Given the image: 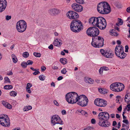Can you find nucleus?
<instances>
[{
	"label": "nucleus",
	"instance_id": "obj_10",
	"mask_svg": "<svg viewBox=\"0 0 130 130\" xmlns=\"http://www.w3.org/2000/svg\"><path fill=\"white\" fill-rule=\"evenodd\" d=\"M97 27L101 29H103L106 26V23L105 19L102 17H98Z\"/></svg>",
	"mask_w": 130,
	"mask_h": 130
},
{
	"label": "nucleus",
	"instance_id": "obj_4",
	"mask_svg": "<svg viewBox=\"0 0 130 130\" xmlns=\"http://www.w3.org/2000/svg\"><path fill=\"white\" fill-rule=\"evenodd\" d=\"M77 94L74 92H69L66 96L67 101L69 103L74 104L77 102V100L78 97Z\"/></svg>",
	"mask_w": 130,
	"mask_h": 130
},
{
	"label": "nucleus",
	"instance_id": "obj_54",
	"mask_svg": "<svg viewBox=\"0 0 130 130\" xmlns=\"http://www.w3.org/2000/svg\"><path fill=\"white\" fill-rule=\"evenodd\" d=\"M96 121L94 119H92L91 120V123L93 124H95V123Z\"/></svg>",
	"mask_w": 130,
	"mask_h": 130
},
{
	"label": "nucleus",
	"instance_id": "obj_9",
	"mask_svg": "<svg viewBox=\"0 0 130 130\" xmlns=\"http://www.w3.org/2000/svg\"><path fill=\"white\" fill-rule=\"evenodd\" d=\"M0 123L2 126L8 127L10 125L9 119L7 115H3L0 117Z\"/></svg>",
	"mask_w": 130,
	"mask_h": 130
},
{
	"label": "nucleus",
	"instance_id": "obj_35",
	"mask_svg": "<svg viewBox=\"0 0 130 130\" xmlns=\"http://www.w3.org/2000/svg\"><path fill=\"white\" fill-rule=\"evenodd\" d=\"M23 56L24 57L27 58L29 56V54L28 52H25L23 54Z\"/></svg>",
	"mask_w": 130,
	"mask_h": 130
},
{
	"label": "nucleus",
	"instance_id": "obj_55",
	"mask_svg": "<svg viewBox=\"0 0 130 130\" xmlns=\"http://www.w3.org/2000/svg\"><path fill=\"white\" fill-rule=\"evenodd\" d=\"M40 73V72L39 71H35V72H34L33 73V74L34 75H36L38 74H39Z\"/></svg>",
	"mask_w": 130,
	"mask_h": 130
},
{
	"label": "nucleus",
	"instance_id": "obj_49",
	"mask_svg": "<svg viewBox=\"0 0 130 130\" xmlns=\"http://www.w3.org/2000/svg\"><path fill=\"white\" fill-rule=\"evenodd\" d=\"M2 104L4 106L6 107L7 106V105L8 104V103L4 101H3L2 102Z\"/></svg>",
	"mask_w": 130,
	"mask_h": 130
},
{
	"label": "nucleus",
	"instance_id": "obj_31",
	"mask_svg": "<svg viewBox=\"0 0 130 130\" xmlns=\"http://www.w3.org/2000/svg\"><path fill=\"white\" fill-rule=\"evenodd\" d=\"M80 112L82 115L84 116L85 117H87L88 116V114L85 111L82 110Z\"/></svg>",
	"mask_w": 130,
	"mask_h": 130
},
{
	"label": "nucleus",
	"instance_id": "obj_39",
	"mask_svg": "<svg viewBox=\"0 0 130 130\" xmlns=\"http://www.w3.org/2000/svg\"><path fill=\"white\" fill-rule=\"evenodd\" d=\"M75 1L77 3L80 4H83L84 3L83 0H75Z\"/></svg>",
	"mask_w": 130,
	"mask_h": 130
},
{
	"label": "nucleus",
	"instance_id": "obj_6",
	"mask_svg": "<svg viewBox=\"0 0 130 130\" xmlns=\"http://www.w3.org/2000/svg\"><path fill=\"white\" fill-rule=\"evenodd\" d=\"M76 101L77 104L82 107L86 106L88 102V100L87 97L84 95L78 96Z\"/></svg>",
	"mask_w": 130,
	"mask_h": 130
},
{
	"label": "nucleus",
	"instance_id": "obj_20",
	"mask_svg": "<svg viewBox=\"0 0 130 130\" xmlns=\"http://www.w3.org/2000/svg\"><path fill=\"white\" fill-rule=\"evenodd\" d=\"M114 29L110 30L109 32H120V28L116 25H114Z\"/></svg>",
	"mask_w": 130,
	"mask_h": 130
},
{
	"label": "nucleus",
	"instance_id": "obj_33",
	"mask_svg": "<svg viewBox=\"0 0 130 130\" xmlns=\"http://www.w3.org/2000/svg\"><path fill=\"white\" fill-rule=\"evenodd\" d=\"M17 94V93L14 91H11L10 93V95L11 96H16Z\"/></svg>",
	"mask_w": 130,
	"mask_h": 130
},
{
	"label": "nucleus",
	"instance_id": "obj_17",
	"mask_svg": "<svg viewBox=\"0 0 130 130\" xmlns=\"http://www.w3.org/2000/svg\"><path fill=\"white\" fill-rule=\"evenodd\" d=\"M98 17H93L90 18L89 22L90 24H92L93 25L97 27L98 24Z\"/></svg>",
	"mask_w": 130,
	"mask_h": 130
},
{
	"label": "nucleus",
	"instance_id": "obj_43",
	"mask_svg": "<svg viewBox=\"0 0 130 130\" xmlns=\"http://www.w3.org/2000/svg\"><path fill=\"white\" fill-rule=\"evenodd\" d=\"M4 79L6 82H8L10 83V81L9 79V78L7 77H5L4 78Z\"/></svg>",
	"mask_w": 130,
	"mask_h": 130
},
{
	"label": "nucleus",
	"instance_id": "obj_16",
	"mask_svg": "<svg viewBox=\"0 0 130 130\" xmlns=\"http://www.w3.org/2000/svg\"><path fill=\"white\" fill-rule=\"evenodd\" d=\"M61 10L57 8H53L50 9L48 10L49 13L52 15H57L59 13Z\"/></svg>",
	"mask_w": 130,
	"mask_h": 130
},
{
	"label": "nucleus",
	"instance_id": "obj_13",
	"mask_svg": "<svg viewBox=\"0 0 130 130\" xmlns=\"http://www.w3.org/2000/svg\"><path fill=\"white\" fill-rule=\"evenodd\" d=\"M67 17L70 19H76L79 17L78 13L75 12L70 11L66 14Z\"/></svg>",
	"mask_w": 130,
	"mask_h": 130
},
{
	"label": "nucleus",
	"instance_id": "obj_48",
	"mask_svg": "<svg viewBox=\"0 0 130 130\" xmlns=\"http://www.w3.org/2000/svg\"><path fill=\"white\" fill-rule=\"evenodd\" d=\"M123 122L127 125L129 124V122L126 119H124L123 121Z\"/></svg>",
	"mask_w": 130,
	"mask_h": 130
},
{
	"label": "nucleus",
	"instance_id": "obj_2",
	"mask_svg": "<svg viewBox=\"0 0 130 130\" xmlns=\"http://www.w3.org/2000/svg\"><path fill=\"white\" fill-rule=\"evenodd\" d=\"M97 9L99 13L103 14H107L111 11L109 5L106 2L100 3L97 6Z\"/></svg>",
	"mask_w": 130,
	"mask_h": 130
},
{
	"label": "nucleus",
	"instance_id": "obj_30",
	"mask_svg": "<svg viewBox=\"0 0 130 130\" xmlns=\"http://www.w3.org/2000/svg\"><path fill=\"white\" fill-rule=\"evenodd\" d=\"M32 108V107L31 106H25L23 109V110L24 111H27L29 110H30Z\"/></svg>",
	"mask_w": 130,
	"mask_h": 130
},
{
	"label": "nucleus",
	"instance_id": "obj_61",
	"mask_svg": "<svg viewBox=\"0 0 130 130\" xmlns=\"http://www.w3.org/2000/svg\"><path fill=\"white\" fill-rule=\"evenodd\" d=\"M122 107L121 106H120L119 108H117V110L119 111H121L122 110Z\"/></svg>",
	"mask_w": 130,
	"mask_h": 130
},
{
	"label": "nucleus",
	"instance_id": "obj_44",
	"mask_svg": "<svg viewBox=\"0 0 130 130\" xmlns=\"http://www.w3.org/2000/svg\"><path fill=\"white\" fill-rule=\"evenodd\" d=\"M5 107L8 109H10L12 108V106L10 104L8 103Z\"/></svg>",
	"mask_w": 130,
	"mask_h": 130
},
{
	"label": "nucleus",
	"instance_id": "obj_28",
	"mask_svg": "<svg viewBox=\"0 0 130 130\" xmlns=\"http://www.w3.org/2000/svg\"><path fill=\"white\" fill-rule=\"evenodd\" d=\"M13 62L14 63H16L18 61V60L16 56L13 54L11 55Z\"/></svg>",
	"mask_w": 130,
	"mask_h": 130
},
{
	"label": "nucleus",
	"instance_id": "obj_58",
	"mask_svg": "<svg viewBox=\"0 0 130 130\" xmlns=\"http://www.w3.org/2000/svg\"><path fill=\"white\" fill-rule=\"evenodd\" d=\"M48 48L50 50H53V46L52 44H51L48 47Z\"/></svg>",
	"mask_w": 130,
	"mask_h": 130
},
{
	"label": "nucleus",
	"instance_id": "obj_41",
	"mask_svg": "<svg viewBox=\"0 0 130 130\" xmlns=\"http://www.w3.org/2000/svg\"><path fill=\"white\" fill-rule=\"evenodd\" d=\"M67 72L65 68H63L61 71V73L63 74H65Z\"/></svg>",
	"mask_w": 130,
	"mask_h": 130
},
{
	"label": "nucleus",
	"instance_id": "obj_64",
	"mask_svg": "<svg viewBox=\"0 0 130 130\" xmlns=\"http://www.w3.org/2000/svg\"><path fill=\"white\" fill-rule=\"evenodd\" d=\"M84 130H92V128L89 127L86 128V129H84Z\"/></svg>",
	"mask_w": 130,
	"mask_h": 130
},
{
	"label": "nucleus",
	"instance_id": "obj_12",
	"mask_svg": "<svg viewBox=\"0 0 130 130\" xmlns=\"http://www.w3.org/2000/svg\"><path fill=\"white\" fill-rule=\"evenodd\" d=\"M94 104L97 106L100 107H104L107 104V102L102 99H97L94 101Z\"/></svg>",
	"mask_w": 130,
	"mask_h": 130
},
{
	"label": "nucleus",
	"instance_id": "obj_51",
	"mask_svg": "<svg viewBox=\"0 0 130 130\" xmlns=\"http://www.w3.org/2000/svg\"><path fill=\"white\" fill-rule=\"evenodd\" d=\"M125 52H128V50L129 49V48L128 45H126L125 46Z\"/></svg>",
	"mask_w": 130,
	"mask_h": 130
},
{
	"label": "nucleus",
	"instance_id": "obj_24",
	"mask_svg": "<svg viewBox=\"0 0 130 130\" xmlns=\"http://www.w3.org/2000/svg\"><path fill=\"white\" fill-rule=\"evenodd\" d=\"M104 55V56L107 58H112L113 57V55L112 53H109L107 51Z\"/></svg>",
	"mask_w": 130,
	"mask_h": 130
},
{
	"label": "nucleus",
	"instance_id": "obj_56",
	"mask_svg": "<svg viewBox=\"0 0 130 130\" xmlns=\"http://www.w3.org/2000/svg\"><path fill=\"white\" fill-rule=\"evenodd\" d=\"M52 68L53 69L55 70H57L58 69V67L55 66H52Z\"/></svg>",
	"mask_w": 130,
	"mask_h": 130
},
{
	"label": "nucleus",
	"instance_id": "obj_1",
	"mask_svg": "<svg viewBox=\"0 0 130 130\" xmlns=\"http://www.w3.org/2000/svg\"><path fill=\"white\" fill-rule=\"evenodd\" d=\"M99 125L102 127H109L110 124L108 120L109 118V113L106 112H101L98 116Z\"/></svg>",
	"mask_w": 130,
	"mask_h": 130
},
{
	"label": "nucleus",
	"instance_id": "obj_50",
	"mask_svg": "<svg viewBox=\"0 0 130 130\" xmlns=\"http://www.w3.org/2000/svg\"><path fill=\"white\" fill-rule=\"evenodd\" d=\"M104 69V70L105 71H107L109 70V69L107 67L105 66L102 67V68H101V69Z\"/></svg>",
	"mask_w": 130,
	"mask_h": 130
},
{
	"label": "nucleus",
	"instance_id": "obj_11",
	"mask_svg": "<svg viewBox=\"0 0 130 130\" xmlns=\"http://www.w3.org/2000/svg\"><path fill=\"white\" fill-rule=\"evenodd\" d=\"M51 123L53 125L56 124L59 126L60 125L63 124V122L60 118L58 116L56 115H54L52 116L51 118Z\"/></svg>",
	"mask_w": 130,
	"mask_h": 130
},
{
	"label": "nucleus",
	"instance_id": "obj_25",
	"mask_svg": "<svg viewBox=\"0 0 130 130\" xmlns=\"http://www.w3.org/2000/svg\"><path fill=\"white\" fill-rule=\"evenodd\" d=\"M62 43L58 41L57 39H56L53 42V44L55 46H59L62 44Z\"/></svg>",
	"mask_w": 130,
	"mask_h": 130
},
{
	"label": "nucleus",
	"instance_id": "obj_27",
	"mask_svg": "<svg viewBox=\"0 0 130 130\" xmlns=\"http://www.w3.org/2000/svg\"><path fill=\"white\" fill-rule=\"evenodd\" d=\"M87 35L90 37H93L96 36L99 34V33H87Z\"/></svg>",
	"mask_w": 130,
	"mask_h": 130
},
{
	"label": "nucleus",
	"instance_id": "obj_52",
	"mask_svg": "<svg viewBox=\"0 0 130 130\" xmlns=\"http://www.w3.org/2000/svg\"><path fill=\"white\" fill-rule=\"evenodd\" d=\"M91 28L92 27H90L87 30L86 32H91Z\"/></svg>",
	"mask_w": 130,
	"mask_h": 130
},
{
	"label": "nucleus",
	"instance_id": "obj_37",
	"mask_svg": "<svg viewBox=\"0 0 130 130\" xmlns=\"http://www.w3.org/2000/svg\"><path fill=\"white\" fill-rule=\"evenodd\" d=\"M118 21L119 24V25H121L123 24V21L122 20L121 18H118Z\"/></svg>",
	"mask_w": 130,
	"mask_h": 130
},
{
	"label": "nucleus",
	"instance_id": "obj_7",
	"mask_svg": "<svg viewBox=\"0 0 130 130\" xmlns=\"http://www.w3.org/2000/svg\"><path fill=\"white\" fill-rule=\"evenodd\" d=\"M26 27V23L24 20H20L17 23L16 28L19 32H22L24 31Z\"/></svg>",
	"mask_w": 130,
	"mask_h": 130
},
{
	"label": "nucleus",
	"instance_id": "obj_32",
	"mask_svg": "<svg viewBox=\"0 0 130 130\" xmlns=\"http://www.w3.org/2000/svg\"><path fill=\"white\" fill-rule=\"evenodd\" d=\"M12 88V86L11 85H6L4 87V88L6 89H9Z\"/></svg>",
	"mask_w": 130,
	"mask_h": 130
},
{
	"label": "nucleus",
	"instance_id": "obj_18",
	"mask_svg": "<svg viewBox=\"0 0 130 130\" xmlns=\"http://www.w3.org/2000/svg\"><path fill=\"white\" fill-rule=\"evenodd\" d=\"M104 39L102 37L98 36L96 39V42H98L100 47H102L104 45Z\"/></svg>",
	"mask_w": 130,
	"mask_h": 130
},
{
	"label": "nucleus",
	"instance_id": "obj_53",
	"mask_svg": "<svg viewBox=\"0 0 130 130\" xmlns=\"http://www.w3.org/2000/svg\"><path fill=\"white\" fill-rule=\"evenodd\" d=\"M46 68L44 66H42L41 67V70L42 71H44L46 69Z\"/></svg>",
	"mask_w": 130,
	"mask_h": 130
},
{
	"label": "nucleus",
	"instance_id": "obj_46",
	"mask_svg": "<svg viewBox=\"0 0 130 130\" xmlns=\"http://www.w3.org/2000/svg\"><path fill=\"white\" fill-rule=\"evenodd\" d=\"M40 79L41 80H44V76L43 75H40L39 76Z\"/></svg>",
	"mask_w": 130,
	"mask_h": 130
},
{
	"label": "nucleus",
	"instance_id": "obj_59",
	"mask_svg": "<svg viewBox=\"0 0 130 130\" xmlns=\"http://www.w3.org/2000/svg\"><path fill=\"white\" fill-rule=\"evenodd\" d=\"M13 74L12 72V71H10L9 72L7 73V75H11Z\"/></svg>",
	"mask_w": 130,
	"mask_h": 130
},
{
	"label": "nucleus",
	"instance_id": "obj_45",
	"mask_svg": "<svg viewBox=\"0 0 130 130\" xmlns=\"http://www.w3.org/2000/svg\"><path fill=\"white\" fill-rule=\"evenodd\" d=\"M100 51L102 54L104 55V54H105L106 52V51L104 50L103 49H101L100 50Z\"/></svg>",
	"mask_w": 130,
	"mask_h": 130
},
{
	"label": "nucleus",
	"instance_id": "obj_22",
	"mask_svg": "<svg viewBox=\"0 0 130 130\" xmlns=\"http://www.w3.org/2000/svg\"><path fill=\"white\" fill-rule=\"evenodd\" d=\"M124 100L125 102L127 103L130 102V93H128L125 95Z\"/></svg>",
	"mask_w": 130,
	"mask_h": 130
},
{
	"label": "nucleus",
	"instance_id": "obj_29",
	"mask_svg": "<svg viewBox=\"0 0 130 130\" xmlns=\"http://www.w3.org/2000/svg\"><path fill=\"white\" fill-rule=\"evenodd\" d=\"M67 59L66 58H60V62L63 64H65L67 63V62L66 61Z\"/></svg>",
	"mask_w": 130,
	"mask_h": 130
},
{
	"label": "nucleus",
	"instance_id": "obj_23",
	"mask_svg": "<svg viewBox=\"0 0 130 130\" xmlns=\"http://www.w3.org/2000/svg\"><path fill=\"white\" fill-rule=\"evenodd\" d=\"M85 81L86 83L90 84H92L94 82L93 80L91 78H89L87 77H86L85 78Z\"/></svg>",
	"mask_w": 130,
	"mask_h": 130
},
{
	"label": "nucleus",
	"instance_id": "obj_63",
	"mask_svg": "<svg viewBox=\"0 0 130 130\" xmlns=\"http://www.w3.org/2000/svg\"><path fill=\"white\" fill-rule=\"evenodd\" d=\"M126 11L128 13L130 12V7H128L127 8Z\"/></svg>",
	"mask_w": 130,
	"mask_h": 130
},
{
	"label": "nucleus",
	"instance_id": "obj_42",
	"mask_svg": "<svg viewBox=\"0 0 130 130\" xmlns=\"http://www.w3.org/2000/svg\"><path fill=\"white\" fill-rule=\"evenodd\" d=\"M33 63L32 61L30 60L28 61L27 62V65H32Z\"/></svg>",
	"mask_w": 130,
	"mask_h": 130
},
{
	"label": "nucleus",
	"instance_id": "obj_62",
	"mask_svg": "<svg viewBox=\"0 0 130 130\" xmlns=\"http://www.w3.org/2000/svg\"><path fill=\"white\" fill-rule=\"evenodd\" d=\"M63 79V77L62 76H60L57 78V80H60Z\"/></svg>",
	"mask_w": 130,
	"mask_h": 130
},
{
	"label": "nucleus",
	"instance_id": "obj_26",
	"mask_svg": "<svg viewBox=\"0 0 130 130\" xmlns=\"http://www.w3.org/2000/svg\"><path fill=\"white\" fill-rule=\"evenodd\" d=\"M91 32H99V29L96 27H91Z\"/></svg>",
	"mask_w": 130,
	"mask_h": 130
},
{
	"label": "nucleus",
	"instance_id": "obj_19",
	"mask_svg": "<svg viewBox=\"0 0 130 130\" xmlns=\"http://www.w3.org/2000/svg\"><path fill=\"white\" fill-rule=\"evenodd\" d=\"M95 38L92 37V41L91 43L92 45L95 47H100L99 44L97 42H96V39L95 40H94Z\"/></svg>",
	"mask_w": 130,
	"mask_h": 130
},
{
	"label": "nucleus",
	"instance_id": "obj_3",
	"mask_svg": "<svg viewBox=\"0 0 130 130\" xmlns=\"http://www.w3.org/2000/svg\"><path fill=\"white\" fill-rule=\"evenodd\" d=\"M70 26L71 30L74 32H79L83 29L82 23L78 20L72 21Z\"/></svg>",
	"mask_w": 130,
	"mask_h": 130
},
{
	"label": "nucleus",
	"instance_id": "obj_21",
	"mask_svg": "<svg viewBox=\"0 0 130 130\" xmlns=\"http://www.w3.org/2000/svg\"><path fill=\"white\" fill-rule=\"evenodd\" d=\"M98 89L99 92L102 94H106L108 92V90L106 89L100 88H99Z\"/></svg>",
	"mask_w": 130,
	"mask_h": 130
},
{
	"label": "nucleus",
	"instance_id": "obj_40",
	"mask_svg": "<svg viewBox=\"0 0 130 130\" xmlns=\"http://www.w3.org/2000/svg\"><path fill=\"white\" fill-rule=\"evenodd\" d=\"M32 86V85L31 84L28 83H27L26 87V89H27L28 88L29 89Z\"/></svg>",
	"mask_w": 130,
	"mask_h": 130
},
{
	"label": "nucleus",
	"instance_id": "obj_8",
	"mask_svg": "<svg viewBox=\"0 0 130 130\" xmlns=\"http://www.w3.org/2000/svg\"><path fill=\"white\" fill-rule=\"evenodd\" d=\"M110 89L116 92L120 91L124 89V85L120 83H115L112 84L110 86Z\"/></svg>",
	"mask_w": 130,
	"mask_h": 130
},
{
	"label": "nucleus",
	"instance_id": "obj_14",
	"mask_svg": "<svg viewBox=\"0 0 130 130\" xmlns=\"http://www.w3.org/2000/svg\"><path fill=\"white\" fill-rule=\"evenodd\" d=\"M71 7L74 11L78 12H81L83 9V7L81 5L76 3L72 4Z\"/></svg>",
	"mask_w": 130,
	"mask_h": 130
},
{
	"label": "nucleus",
	"instance_id": "obj_57",
	"mask_svg": "<svg viewBox=\"0 0 130 130\" xmlns=\"http://www.w3.org/2000/svg\"><path fill=\"white\" fill-rule=\"evenodd\" d=\"M126 108H128V109L127 110L128 111H129L130 110V104H128L126 106Z\"/></svg>",
	"mask_w": 130,
	"mask_h": 130
},
{
	"label": "nucleus",
	"instance_id": "obj_5",
	"mask_svg": "<svg viewBox=\"0 0 130 130\" xmlns=\"http://www.w3.org/2000/svg\"><path fill=\"white\" fill-rule=\"evenodd\" d=\"M123 47L121 45H117L115 49V53L116 55L121 59H124L126 56V54L124 53Z\"/></svg>",
	"mask_w": 130,
	"mask_h": 130
},
{
	"label": "nucleus",
	"instance_id": "obj_36",
	"mask_svg": "<svg viewBox=\"0 0 130 130\" xmlns=\"http://www.w3.org/2000/svg\"><path fill=\"white\" fill-rule=\"evenodd\" d=\"M33 54L35 57H40L41 55L40 53L37 52H34Z\"/></svg>",
	"mask_w": 130,
	"mask_h": 130
},
{
	"label": "nucleus",
	"instance_id": "obj_47",
	"mask_svg": "<svg viewBox=\"0 0 130 130\" xmlns=\"http://www.w3.org/2000/svg\"><path fill=\"white\" fill-rule=\"evenodd\" d=\"M11 18V16L7 15L6 16V20H9Z\"/></svg>",
	"mask_w": 130,
	"mask_h": 130
},
{
	"label": "nucleus",
	"instance_id": "obj_38",
	"mask_svg": "<svg viewBox=\"0 0 130 130\" xmlns=\"http://www.w3.org/2000/svg\"><path fill=\"white\" fill-rule=\"evenodd\" d=\"M110 34L112 36L115 37H117L119 35L118 33H110Z\"/></svg>",
	"mask_w": 130,
	"mask_h": 130
},
{
	"label": "nucleus",
	"instance_id": "obj_60",
	"mask_svg": "<svg viewBox=\"0 0 130 130\" xmlns=\"http://www.w3.org/2000/svg\"><path fill=\"white\" fill-rule=\"evenodd\" d=\"M54 104L56 106H58L59 105V104L57 102L56 100H54Z\"/></svg>",
	"mask_w": 130,
	"mask_h": 130
},
{
	"label": "nucleus",
	"instance_id": "obj_15",
	"mask_svg": "<svg viewBox=\"0 0 130 130\" xmlns=\"http://www.w3.org/2000/svg\"><path fill=\"white\" fill-rule=\"evenodd\" d=\"M7 4V3L6 0H0V12L5 10Z\"/></svg>",
	"mask_w": 130,
	"mask_h": 130
},
{
	"label": "nucleus",
	"instance_id": "obj_34",
	"mask_svg": "<svg viewBox=\"0 0 130 130\" xmlns=\"http://www.w3.org/2000/svg\"><path fill=\"white\" fill-rule=\"evenodd\" d=\"M21 65L23 68H25L26 67L27 64L25 62L23 61L21 63Z\"/></svg>",
	"mask_w": 130,
	"mask_h": 130
}]
</instances>
